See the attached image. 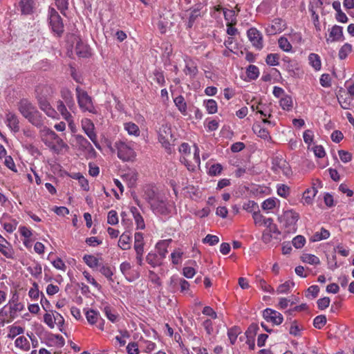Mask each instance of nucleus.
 <instances>
[{
  "mask_svg": "<svg viewBox=\"0 0 354 354\" xmlns=\"http://www.w3.org/2000/svg\"><path fill=\"white\" fill-rule=\"evenodd\" d=\"M257 286L258 288H261L263 292L272 293L274 292V289L272 288L267 282L260 277L257 278L256 279Z\"/></svg>",
  "mask_w": 354,
  "mask_h": 354,
  "instance_id": "3c124183",
  "label": "nucleus"
},
{
  "mask_svg": "<svg viewBox=\"0 0 354 354\" xmlns=\"http://www.w3.org/2000/svg\"><path fill=\"white\" fill-rule=\"evenodd\" d=\"M279 105L284 111H290L293 106V102L291 96L286 94L279 100Z\"/></svg>",
  "mask_w": 354,
  "mask_h": 354,
  "instance_id": "e433bc0d",
  "label": "nucleus"
},
{
  "mask_svg": "<svg viewBox=\"0 0 354 354\" xmlns=\"http://www.w3.org/2000/svg\"><path fill=\"white\" fill-rule=\"evenodd\" d=\"M104 312L109 320L113 323L116 322L118 316L113 313L111 307L109 304H106V305L104 307Z\"/></svg>",
  "mask_w": 354,
  "mask_h": 354,
  "instance_id": "13d9d810",
  "label": "nucleus"
},
{
  "mask_svg": "<svg viewBox=\"0 0 354 354\" xmlns=\"http://www.w3.org/2000/svg\"><path fill=\"white\" fill-rule=\"evenodd\" d=\"M299 218V214L296 212L287 210L279 217V221L286 232L295 233L297 231V222Z\"/></svg>",
  "mask_w": 354,
  "mask_h": 354,
  "instance_id": "f03ea898",
  "label": "nucleus"
},
{
  "mask_svg": "<svg viewBox=\"0 0 354 354\" xmlns=\"http://www.w3.org/2000/svg\"><path fill=\"white\" fill-rule=\"evenodd\" d=\"M271 169L277 174H282L286 177L292 174L289 163L281 156H274L272 158Z\"/></svg>",
  "mask_w": 354,
  "mask_h": 354,
  "instance_id": "20e7f679",
  "label": "nucleus"
},
{
  "mask_svg": "<svg viewBox=\"0 0 354 354\" xmlns=\"http://www.w3.org/2000/svg\"><path fill=\"white\" fill-rule=\"evenodd\" d=\"M252 131L258 137L263 140H268L270 138L269 131L260 124H254Z\"/></svg>",
  "mask_w": 354,
  "mask_h": 354,
  "instance_id": "393cba45",
  "label": "nucleus"
},
{
  "mask_svg": "<svg viewBox=\"0 0 354 354\" xmlns=\"http://www.w3.org/2000/svg\"><path fill=\"white\" fill-rule=\"evenodd\" d=\"M279 201L274 198H269L265 200L261 204V208L263 210L269 211L274 209Z\"/></svg>",
  "mask_w": 354,
  "mask_h": 354,
  "instance_id": "49530a36",
  "label": "nucleus"
},
{
  "mask_svg": "<svg viewBox=\"0 0 354 354\" xmlns=\"http://www.w3.org/2000/svg\"><path fill=\"white\" fill-rule=\"evenodd\" d=\"M6 123L7 127L14 133L19 131V120L15 113L10 111L6 113Z\"/></svg>",
  "mask_w": 354,
  "mask_h": 354,
  "instance_id": "2eb2a0df",
  "label": "nucleus"
},
{
  "mask_svg": "<svg viewBox=\"0 0 354 354\" xmlns=\"http://www.w3.org/2000/svg\"><path fill=\"white\" fill-rule=\"evenodd\" d=\"M85 315L88 322L91 325L96 324L100 318V313L93 309L88 310L85 313Z\"/></svg>",
  "mask_w": 354,
  "mask_h": 354,
  "instance_id": "58836bf2",
  "label": "nucleus"
},
{
  "mask_svg": "<svg viewBox=\"0 0 354 354\" xmlns=\"http://www.w3.org/2000/svg\"><path fill=\"white\" fill-rule=\"evenodd\" d=\"M309 64L316 71H319L322 68V61L318 54L310 53L308 57Z\"/></svg>",
  "mask_w": 354,
  "mask_h": 354,
  "instance_id": "bb28decb",
  "label": "nucleus"
},
{
  "mask_svg": "<svg viewBox=\"0 0 354 354\" xmlns=\"http://www.w3.org/2000/svg\"><path fill=\"white\" fill-rule=\"evenodd\" d=\"M183 252L180 250H175L171 254V259L172 263L174 265H178L182 262V257Z\"/></svg>",
  "mask_w": 354,
  "mask_h": 354,
  "instance_id": "680f3d73",
  "label": "nucleus"
},
{
  "mask_svg": "<svg viewBox=\"0 0 354 354\" xmlns=\"http://www.w3.org/2000/svg\"><path fill=\"white\" fill-rule=\"evenodd\" d=\"M100 273L104 275L109 281L113 282V279L112 278L113 275V272L112 271L110 266L103 265L100 269Z\"/></svg>",
  "mask_w": 354,
  "mask_h": 354,
  "instance_id": "864d4df0",
  "label": "nucleus"
},
{
  "mask_svg": "<svg viewBox=\"0 0 354 354\" xmlns=\"http://www.w3.org/2000/svg\"><path fill=\"white\" fill-rule=\"evenodd\" d=\"M75 51L77 55L81 57H89L91 55V49L88 45L84 44L82 41H80L77 43L75 46Z\"/></svg>",
  "mask_w": 354,
  "mask_h": 354,
  "instance_id": "5701e85b",
  "label": "nucleus"
},
{
  "mask_svg": "<svg viewBox=\"0 0 354 354\" xmlns=\"http://www.w3.org/2000/svg\"><path fill=\"white\" fill-rule=\"evenodd\" d=\"M15 346L22 351H28L30 349V342L24 336L18 337L15 341Z\"/></svg>",
  "mask_w": 354,
  "mask_h": 354,
  "instance_id": "c85d7f7f",
  "label": "nucleus"
},
{
  "mask_svg": "<svg viewBox=\"0 0 354 354\" xmlns=\"http://www.w3.org/2000/svg\"><path fill=\"white\" fill-rule=\"evenodd\" d=\"M53 93V87L48 84H40L35 88V97L37 100L50 99Z\"/></svg>",
  "mask_w": 354,
  "mask_h": 354,
  "instance_id": "f8f14e48",
  "label": "nucleus"
},
{
  "mask_svg": "<svg viewBox=\"0 0 354 354\" xmlns=\"http://www.w3.org/2000/svg\"><path fill=\"white\" fill-rule=\"evenodd\" d=\"M75 139L77 145L80 147V149L87 151L88 152H95L91 142L83 136L77 135L75 136Z\"/></svg>",
  "mask_w": 354,
  "mask_h": 354,
  "instance_id": "4be33fe9",
  "label": "nucleus"
},
{
  "mask_svg": "<svg viewBox=\"0 0 354 354\" xmlns=\"http://www.w3.org/2000/svg\"><path fill=\"white\" fill-rule=\"evenodd\" d=\"M53 313H54V317H53V319H54L55 324H57L59 327V330L62 332V328L64 324V319L60 313L56 311H53Z\"/></svg>",
  "mask_w": 354,
  "mask_h": 354,
  "instance_id": "69168bd1",
  "label": "nucleus"
},
{
  "mask_svg": "<svg viewBox=\"0 0 354 354\" xmlns=\"http://www.w3.org/2000/svg\"><path fill=\"white\" fill-rule=\"evenodd\" d=\"M37 107L28 99L23 98L17 103V109L23 117L33 111Z\"/></svg>",
  "mask_w": 354,
  "mask_h": 354,
  "instance_id": "f3484780",
  "label": "nucleus"
},
{
  "mask_svg": "<svg viewBox=\"0 0 354 354\" xmlns=\"http://www.w3.org/2000/svg\"><path fill=\"white\" fill-rule=\"evenodd\" d=\"M175 105L177 106L179 111L183 114L186 115L187 113V104L185 101L184 97L182 95H178L174 100Z\"/></svg>",
  "mask_w": 354,
  "mask_h": 354,
  "instance_id": "a19ab883",
  "label": "nucleus"
},
{
  "mask_svg": "<svg viewBox=\"0 0 354 354\" xmlns=\"http://www.w3.org/2000/svg\"><path fill=\"white\" fill-rule=\"evenodd\" d=\"M294 283L291 281H286L285 283L279 285L277 289L278 294H286L288 293L292 287H293Z\"/></svg>",
  "mask_w": 354,
  "mask_h": 354,
  "instance_id": "5fc2aeb1",
  "label": "nucleus"
},
{
  "mask_svg": "<svg viewBox=\"0 0 354 354\" xmlns=\"http://www.w3.org/2000/svg\"><path fill=\"white\" fill-rule=\"evenodd\" d=\"M82 127L84 132L90 138L95 147L100 150L102 149L100 143L97 141V136L95 132V125L93 122L88 118L82 120Z\"/></svg>",
  "mask_w": 354,
  "mask_h": 354,
  "instance_id": "423d86ee",
  "label": "nucleus"
},
{
  "mask_svg": "<svg viewBox=\"0 0 354 354\" xmlns=\"http://www.w3.org/2000/svg\"><path fill=\"white\" fill-rule=\"evenodd\" d=\"M279 55L277 53L268 54L266 57V62L268 65L277 66L279 65Z\"/></svg>",
  "mask_w": 354,
  "mask_h": 354,
  "instance_id": "052dcab7",
  "label": "nucleus"
},
{
  "mask_svg": "<svg viewBox=\"0 0 354 354\" xmlns=\"http://www.w3.org/2000/svg\"><path fill=\"white\" fill-rule=\"evenodd\" d=\"M53 317H54V313L53 311L50 313H47L44 315V322L50 328H54L55 326V323Z\"/></svg>",
  "mask_w": 354,
  "mask_h": 354,
  "instance_id": "338daca9",
  "label": "nucleus"
},
{
  "mask_svg": "<svg viewBox=\"0 0 354 354\" xmlns=\"http://www.w3.org/2000/svg\"><path fill=\"white\" fill-rule=\"evenodd\" d=\"M37 100L39 109L44 111L48 117L53 119H59V114L51 106L49 99H38Z\"/></svg>",
  "mask_w": 354,
  "mask_h": 354,
  "instance_id": "9b49d317",
  "label": "nucleus"
},
{
  "mask_svg": "<svg viewBox=\"0 0 354 354\" xmlns=\"http://www.w3.org/2000/svg\"><path fill=\"white\" fill-rule=\"evenodd\" d=\"M41 140L44 142V144L51 149L54 151H58V149L54 144V141L55 140V138L53 137V136H56L57 133L53 131L52 129L44 127V129L41 131Z\"/></svg>",
  "mask_w": 354,
  "mask_h": 354,
  "instance_id": "9d476101",
  "label": "nucleus"
},
{
  "mask_svg": "<svg viewBox=\"0 0 354 354\" xmlns=\"http://www.w3.org/2000/svg\"><path fill=\"white\" fill-rule=\"evenodd\" d=\"M172 139L171 129L167 125L163 126L160 129L158 140L162 143V146L168 149L170 147V141Z\"/></svg>",
  "mask_w": 354,
  "mask_h": 354,
  "instance_id": "dca6fc26",
  "label": "nucleus"
},
{
  "mask_svg": "<svg viewBox=\"0 0 354 354\" xmlns=\"http://www.w3.org/2000/svg\"><path fill=\"white\" fill-rule=\"evenodd\" d=\"M171 241V239H166L156 243V250L162 257H165L167 253V248Z\"/></svg>",
  "mask_w": 354,
  "mask_h": 354,
  "instance_id": "de8ad7c7",
  "label": "nucleus"
},
{
  "mask_svg": "<svg viewBox=\"0 0 354 354\" xmlns=\"http://www.w3.org/2000/svg\"><path fill=\"white\" fill-rule=\"evenodd\" d=\"M241 332V329L238 326H233L228 328L227 337L232 345H234L236 343L237 337Z\"/></svg>",
  "mask_w": 354,
  "mask_h": 354,
  "instance_id": "c9c22d12",
  "label": "nucleus"
},
{
  "mask_svg": "<svg viewBox=\"0 0 354 354\" xmlns=\"http://www.w3.org/2000/svg\"><path fill=\"white\" fill-rule=\"evenodd\" d=\"M277 194L283 198H287L290 194V187L284 184L278 185L277 186Z\"/></svg>",
  "mask_w": 354,
  "mask_h": 354,
  "instance_id": "4d7b16f0",
  "label": "nucleus"
},
{
  "mask_svg": "<svg viewBox=\"0 0 354 354\" xmlns=\"http://www.w3.org/2000/svg\"><path fill=\"white\" fill-rule=\"evenodd\" d=\"M143 197L150 204L151 207L153 210V206L155 205V190L153 185H148L144 187Z\"/></svg>",
  "mask_w": 354,
  "mask_h": 354,
  "instance_id": "412c9836",
  "label": "nucleus"
},
{
  "mask_svg": "<svg viewBox=\"0 0 354 354\" xmlns=\"http://www.w3.org/2000/svg\"><path fill=\"white\" fill-rule=\"evenodd\" d=\"M124 128L130 136L138 137L140 135V129L138 126L133 122H129L124 123Z\"/></svg>",
  "mask_w": 354,
  "mask_h": 354,
  "instance_id": "4c0bfd02",
  "label": "nucleus"
},
{
  "mask_svg": "<svg viewBox=\"0 0 354 354\" xmlns=\"http://www.w3.org/2000/svg\"><path fill=\"white\" fill-rule=\"evenodd\" d=\"M292 245L297 249L301 248L306 243V239L301 235H298L292 239Z\"/></svg>",
  "mask_w": 354,
  "mask_h": 354,
  "instance_id": "774afa93",
  "label": "nucleus"
},
{
  "mask_svg": "<svg viewBox=\"0 0 354 354\" xmlns=\"http://www.w3.org/2000/svg\"><path fill=\"white\" fill-rule=\"evenodd\" d=\"M328 37L326 38V41L328 44L343 41L345 39L342 26L333 25L330 28H328Z\"/></svg>",
  "mask_w": 354,
  "mask_h": 354,
  "instance_id": "6e6552de",
  "label": "nucleus"
},
{
  "mask_svg": "<svg viewBox=\"0 0 354 354\" xmlns=\"http://www.w3.org/2000/svg\"><path fill=\"white\" fill-rule=\"evenodd\" d=\"M118 157L122 161H132L136 157V152L131 142L119 140L115 142Z\"/></svg>",
  "mask_w": 354,
  "mask_h": 354,
  "instance_id": "7ed1b4c3",
  "label": "nucleus"
},
{
  "mask_svg": "<svg viewBox=\"0 0 354 354\" xmlns=\"http://www.w3.org/2000/svg\"><path fill=\"white\" fill-rule=\"evenodd\" d=\"M259 113L263 117L271 118L272 117V105L271 104L259 102Z\"/></svg>",
  "mask_w": 354,
  "mask_h": 354,
  "instance_id": "ea45409f",
  "label": "nucleus"
},
{
  "mask_svg": "<svg viewBox=\"0 0 354 354\" xmlns=\"http://www.w3.org/2000/svg\"><path fill=\"white\" fill-rule=\"evenodd\" d=\"M326 323V317L324 315H318L313 320V325L316 328H322Z\"/></svg>",
  "mask_w": 354,
  "mask_h": 354,
  "instance_id": "e2e57ef3",
  "label": "nucleus"
},
{
  "mask_svg": "<svg viewBox=\"0 0 354 354\" xmlns=\"http://www.w3.org/2000/svg\"><path fill=\"white\" fill-rule=\"evenodd\" d=\"M19 6L22 15H30L35 11L36 2L35 0H21Z\"/></svg>",
  "mask_w": 354,
  "mask_h": 354,
  "instance_id": "a211bd4d",
  "label": "nucleus"
},
{
  "mask_svg": "<svg viewBox=\"0 0 354 354\" xmlns=\"http://www.w3.org/2000/svg\"><path fill=\"white\" fill-rule=\"evenodd\" d=\"M285 28L286 22L281 19L277 18L266 25L265 31L268 35H274L281 32Z\"/></svg>",
  "mask_w": 354,
  "mask_h": 354,
  "instance_id": "1a4fd4ad",
  "label": "nucleus"
},
{
  "mask_svg": "<svg viewBox=\"0 0 354 354\" xmlns=\"http://www.w3.org/2000/svg\"><path fill=\"white\" fill-rule=\"evenodd\" d=\"M8 333L7 335L8 338L14 339L17 335L23 334L24 332V328L21 326L12 325L8 328Z\"/></svg>",
  "mask_w": 354,
  "mask_h": 354,
  "instance_id": "37998d69",
  "label": "nucleus"
},
{
  "mask_svg": "<svg viewBox=\"0 0 354 354\" xmlns=\"http://www.w3.org/2000/svg\"><path fill=\"white\" fill-rule=\"evenodd\" d=\"M83 275L86 279L87 282L91 283L97 290H102V286L96 281V280L87 271L83 272Z\"/></svg>",
  "mask_w": 354,
  "mask_h": 354,
  "instance_id": "6e6d98bb",
  "label": "nucleus"
},
{
  "mask_svg": "<svg viewBox=\"0 0 354 354\" xmlns=\"http://www.w3.org/2000/svg\"><path fill=\"white\" fill-rule=\"evenodd\" d=\"M0 252L8 259H14L15 251L8 241L0 243Z\"/></svg>",
  "mask_w": 354,
  "mask_h": 354,
  "instance_id": "b1692460",
  "label": "nucleus"
},
{
  "mask_svg": "<svg viewBox=\"0 0 354 354\" xmlns=\"http://www.w3.org/2000/svg\"><path fill=\"white\" fill-rule=\"evenodd\" d=\"M83 259L85 263L91 268H95L99 265V259L93 255L85 254Z\"/></svg>",
  "mask_w": 354,
  "mask_h": 354,
  "instance_id": "8fccbe9b",
  "label": "nucleus"
},
{
  "mask_svg": "<svg viewBox=\"0 0 354 354\" xmlns=\"http://www.w3.org/2000/svg\"><path fill=\"white\" fill-rule=\"evenodd\" d=\"M330 236L328 230L322 227L319 232H316L310 239L312 242L320 241L322 240L327 239Z\"/></svg>",
  "mask_w": 354,
  "mask_h": 354,
  "instance_id": "f704fd0d",
  "label": "nucleus"
},
{
  "mask_svg": "<svg viewBox=\"0 0 354 354\" xmlns=\"http://www.w3.org/2000/svg\"><path fill=\"white\" fill-rule=\"evenodd\" d=\"M278 44L279 47L284 52L290 53L292 51V46L286 37L283 36L279 37Z\"/></svg>",
  "mask_w": 354,
  "mask_h": 354,
  "instance_id": "09e8293b",
  "label": "nucleus"
},
{
  "mask_svg": "<svg viewBox=\"0 0 354 354\" xmlns=\"http://www.w3.org/2000/svg\"><path fill=\"white\" fill-rule=\"evenodd\" d=\"M77 103L82 112L97 114V111L93 104V100L87 92L80 86L75 88Z\"/></svg>",
  "mask_w": 354,
  "mask_h": 354,
  "instance_id": "f257e3e1",
  "label": "nucleus"
},
{
  "mask_svg": "<svg viewBox=\"0 0 354 354\" xmlns=\"http://www.w3.org/2000/svg\"><path fill=\"white\" fill-rule=\"evenodd\" d=\"M7 307L8 305H6L0 310V324L1 326L10 323L15 319L12 316H10V310L9 308L7 309Z\"/></svg>",
  "mask_w": 354,
  "mask_h": 354,
  "instance_id": "c756f323",
  "label": "nucleus"
},
{
  "mask_svg": "<svg viewBox=\"0 0 354 354\" xmlns=\"http://www.w3.org/2000/svg\"><path fill=\"white\" fill-rule=\"evenodd\" d=\"M214 9L215 12H221L223 11L225 19L227 22V24L234 25L236 23V16L234 10L224 9L221 6H214Z\"/></svg>",
  "mask_w": 354,
  "mask_h": 354,
  "instance_id": "6ab92c4d",
  "label": "nucleus"
},
{
  "mask_svg": "<svg viewBox=\"0 0 354 354\" xmlns=\"http://www.w3.org/2000/svg\"><path fill=\"white\" fill-rule=\"evenodd\" d=\"M24 118H26L32 125L36 127L37 128H41L44 127L45 118L37 110V109L29 113Z\"/></svg>",
  "mask_w": 354,
  "mask_h": 354,
  "instance_id": "ddd939ff",
  "label": "nucleus"
},
{
  "mask_svg": "<svg viewBox=\"0 0 354 354\" xmlns=\"http://www.w3.org/2000/svg\"><path fill=\"white\" fill-rule=\"evenodd\" d=\"M68 0H55V6L63 15H66V12L68 8Z\"/></svg>",
  "mask_w": 354,
  "mask_h": 354,
  "instance_id": "bf43d9fd",
  "label": "nucleus"
},
{
  "mask_svg": "<svg viewBox=\"0 0 354 354\" xmlns=\"http://www.w3.org/2000/svg\"><path fill=\"white\" fill-rule=\"evenodd\" d=\"M301 260L303 263L310 265H319L320 263L319 259L317 256L308 253L303 254L301 256Z\"/></svg>",
  "mask_w": 354,
  "mask_h": 354,
  "instance_id": "79ce46f5",
  "label": "nucleus"
},
{
  "mask_svg": "<svg viewBox=\"0 0 354 354\" xmlns=\"http://www.w3.org/2000/svg\"><path fill=\"white\" fill-rule=\"evenodd\" d=\"M246 73L249 79L254 80L259 75V68L255 65H250L247 68Z\"/></svg>",
  "mask_w": 354,
  "mask_h": 354,
  "instance_id": "603ef678",
  "label": "nucleus"
},
{
  "mask_svg": "<svg viewBox=\"0 0 354 354\" xmlns=\"http://www.w3.org/2000/svg\"><path fill=\"white\" fill-rule=\"evenodd\" d=\"M130 212L134 218L136 224L137 225V229L143 230L145 227V224L144 219L138 209L136 207H131Z\"/></svg>",
  "mask_w": 354,
  "mask_h": 354,
  "instance_id": "a878e982",
  "label": "nucleus"
},
{
  "mask_svg": "<svg viewBox=\"0 0 354 354\" xmlns=\"http://www.w3.org/2000/svg\"><path fill=\"white\" fill-rule=\"evenodd\" d=\"M61 96L64 100V102L68 106L70 109L75 106L74 99L72 93L68 89H63L61 91Z\"/></svg>",
  "mask_w": 354,
  "mask_h": 354,
  "instance_id": "473e14b6",
  "label": "nucleus"
},
{
  "mask_svg": "<svg viewBox=\"0 0 354 354\" xmlns=\"http://www.w3.org/2000/svg\"><path fill=\"white\" fill-rule=\"evenodd\" d=\"M317 193V190L315 187L308 188L303 194L302 200L304 203L310 205L313 203L315 196Z\"/></svg>",
  "mask_w": 354,
  "mask_h": 354,
  "instance_id": "7c9ffc66",
  "label": "nucleus"
},
{
  "mask_svg": "<svg viewBox=\"0 0 354 354\" xmlns=\"http://www.w3.org/2000/svg\"><path fill=\"white\" fill-rule=\"evenodd\" d=\"M27 270L36 279L39 278L42 273L41 266L38 262H33L30 264L27 268Z\"/></svg>",
  "mask_w": 354,
  "mask_h": 354,
  "instance_id": "2f4dec72",
  "label": "nucleus"
},
{
  "mask_svg": "<svg viewBox=\"0 0 354 354\" xmlns=\"http://www.w3.org/2000/svg\"><path fill=\"white\" fill-rule=\"evenodd\" d=\"M203 104L209 114H214L217 112V102L214 100L209 99L204 100Z\"/></svg>",
  "mask_w": 354,
  "mask_h": 354,
  "instance_id": "a18cd8bd",
  "label": "nucleus"
},
{
  "mask_svg": "<svg viewBox=\"0 0 354 354\" xmlns=\"http://www.w3.org/2000/svg\"><path fill=\"white\" fill-rule=\"evenodd\" d=\"M198 72L197 67L191 62H187L185 68V73L186 75H189L191 77H194Z\"/></svg>",
  "mask_w": 354,
  "mask_h": 354,
  "instance_id": "0e129e2a",
  "label": "nucleus"
},
{
  "mask_svg": "<svg viewBox=\"0 0 354 354\" xmlns=\"http://www.w3.org/2000/svg\"><path fill=\"white\" fill-rule=\"evenodd\" d=\"M263 316L268 322H271L275 325H279L283 322V315L271 308H266L263 310Z\"/></svg>",
  "mask_w": 354,
  "mask_h": 354,
  "instance_id": "4468645a",
  "label": "nucleus"
},
{
  "mask_svg": "<svg viewBox=\"0 0 354 354\" xmlns=\"http://www.w3.org/2000/svg\"><path fill=\"white\" fill-rule=\"evenodd\" d=\"M9 310H10V316H12V318H17L18 317V313L21 312L24 309V305L21 302H18L17 301H15L14 297L11 300L9 301Z\"/></svg>",
  "mask_w": 354,
  "mask_h": 354,
  "instance_id": "aec40b11",
  "label": "nucleus"
},
{
  "mask_svg": "<svg viewBox=\"0 0 354 354\" xmlns=\"http://www.w3.org/2000/svg\"><path fill=\"white\" fill-rule=\"evenodd\" d=\"M49 23L51 29L57 36L60 37L64 32V24L62 19L57 10L53 8H49Z\"/></svg>",
  "mask_w": 354,
  "mask_h": 354,
  "instance_id": "39448f33",
  "label": "nucleus"
},
{
  "mask_svg": "<svg viewBox=\"0 0 354 354\" xmlns=\"http://www.w3.org/2000/svg\"><path fill=\"white\" fill-rule=\"evenodd\" d=\"M66 106L62 100L57 101L56 107L61 115L64 120H70L72 115L68 111Z\"/></svg>",
  "mask_w": 354,
  "mask_h": 354,
  "instance_id": "72a5a7b5",
  "label": "nucleus"
},
{
  "mask_svg": "<svg viewBox=\"0 0 354 354\" xmlns=\"http://www.w3.org/2000/svg\"><path fill=\"white\" fill-rule=\"evenodd\" d=\"M131 238L129 232H124L118 241V246L124 250H129L131 248Z\"/></svg>",
  "mask_w": 354,
  "mask_h": 354,
  "instance_id": "cd10ccee",
  "label": "nucleus"
},
{
  "mask_svg": "<svg viewBox=\"0 0 354 354\" xmlns=\"http://www.w3.org/2000/svg\"><path fill=\"white\" fill-rule=\"evenodd\" d=\"M247 36L256 50H261L263 48V35L256 28H250L247 31Z\"/></svg>",
  "mask_w": 354,
  "mask_h": 354,
  "instance_id": "0eeeda50",
  "label": "nucleus"
},
{
  "mask_svg": "<svg viewBox=\"0 0 354 354\" xmlns=\"http://www.w3.org/2000/svg\"><path fill=\"white\" fill-rule=\"evenodd\" d=\"M353 46L351 44L345 43L339 50L338 57L340 59H345L352 52Z\"/></svg>",
  "mask_w": 354,
  "mask_h": 354,
  "instance_id": "c03bdc74",
  "label": "nucleus"
}]
</instances>
